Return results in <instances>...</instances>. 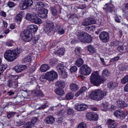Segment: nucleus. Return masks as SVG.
<instances>
[{
    "label": "nucleus",
    "mask_w": 128,
    "mask_h": 128,
    "mask_svg": "<svg viewBox=\"0 0 128 128\" xmlns=\"http://www.w3.org/2000/svg\"><path fill=\"white\" fill-rule=\"evenodd\" d=\"M110 75V72L106 69L104 70L102 72V75L100 76L98 71H94L90 76V83L96 86H100V84L103 83L106 80V78Z\"/></svg>",
    "instance_id": "1"
},
{
    "label": "nucleus",
    "mask_w": 128,
    "mask_h": 128,
    "mask_svg": "<svg viewBox=\"0 0 128 128\" xmlns=\"http://www.w3.org/2000/svg\"><path fill=\"white\" fill-rule=\"evenodd\" d=\"M106 94V92L104 90L97 89L92 92L90 96L92 99L98 100L102 99Z\"/></svg>",
    "instance_id": "2"
},
{
    "label": "nucleus",
    "mask_w": 128,
    "mask_h": 128,
    "mask_svg": "<svg viewBox=\"0 0 128 128\" xmlns=\"http://www.w3.org/2000/svg\"><path fill=\"white\" fill-rule=\"evenodd\" d=\"M20 54V52L18 49L8 50L5 53L4 57L8 61L11 62L13 61Z\"/></svg>",
    "instance_id": "3"
},
{
    "label": "nucleus",
    "mask_w": 128,
    "mask_h": 128,
    "mask_svg": "<svg viewBox=\"0 0 128 128\" xmlns=\"http://www.w3.org/2000/svg\"><path fill=\"white\" fill-rule=\"evenodd\" d=\"M58 77L57 73L54 70H52L48 72L42 76L40 78V80L42 82L44 81L45 80L52 81L56 78Z\"/></svg>",
    "instance_id": "4"
},
{
    "label": "nucleus",
    "mask_w": 128,
    "mask_h": 128,
    "mask_svg": "<svg viewBox=\"0 0 128 128\" xmlns=\"http://www.w3.org/2000/svg\"><path fill=\"white\" fill-rule=\"evenodd\" d=\"M20 36L23 40L25 42H29L33 38L32 34L29 30H24L21 33Z\"/></svg>",
    "instance_id": "5"
},
{
    "label": "nucleus",
    "mask_w": 128,
    "mask_h": 128,
    "mask_svg": "<svg viewBox=\"0 0 128 128\" xmlns=\"http://www.w3.org/2000/svg\"><path fill=\"white\" fill-rule=\"evenodd\" d=\"M33 3L32 0H23L20 3L19 7L21 10L26 9L31 6Z\"/></svg>",
    "instance_id": "6"
},
{
    "label": "nucleus",
    "mask_w": 128,
    "mask_h": 128,
    "mask_svg": "<svg viewBox=\"0 0 128 128\" xmlns=\"http://www.w3.org/2000/svg\"><path fill=\"white\" fill-rule=\"evenodd\" d=\"M92 72V70L90 67L86 64L82 66L80 68V72L81 74L88 75L90 74Z\"/></svg>",
    "instance_id": "7"
},
{
    "label": "nucleus",
    "mask_w": 128,
    "mask_h": 128,
    "mask_svg": "<svg viewBox=\"0 0 128 128\" xmlns=\"http://www.w3.org/2000/svg\"><path fill=\"white\" fill-rule=\"evenodd\" d=\"M99 37L100 40L104 42H108L110 39L109 34L105 31L101 32L99 34Z\"/></svg>",
    "instance_id": "8"
},
{
    "label": "nucleus",
    "mask_w": 128,
    "mask_h": 128,
    "mask_svg": "<svg viewBox=\"0 0 128 128\" xmlns=\"http://www.w3.org/2000/svg\"><path fill=\"white\" fill-rule=\"evenodd\" d=\"M55 27L54 23L52 22L48 21L45 28V30L48 32H50L53 31Z\"/></svg>",
    "instance_id": "9"
},
{
    "label": "nucleus",
    "mask_w": 128,
    "mask_h": 128,
    "mask_svg": "<svg viewBox=\"0 0 128 128\" xmlns=\"http://www.w3.org/2000/svg\"><path fill=\"white\" fill-rule=\"evenodd\" d=\"M110 2H109L108 3L106 4V5H105L103 8L106 12H111L113 10L114 8V6L112 4V1L110 0Z\"/></svg>",
    "instance_id": "10"
},
{
    "label": "nucleus",
    "mask_w": 128,
    "mask_h": 128,
    "mask_svg": "<svg viewBox=\"0 0 128 128\" xmlns=\"http://www.w3.org/2000/svg\"><path fill=\"white\" fill-rule=\"evenodd\" d=\"M88 34L84 31L78 32L77 33V38L80 42H83Z\"/></svg>",
    "instance_id": "11"
},
{
    "label": "nucleus",
    "mask_w": 128,
    "mask_h": 128,
    "mask_svg": "<svg viewBox=\"0 0 128 128\" xmlns=\"http://www.w3.org/2000/svg\"><path fill=\"white\" fill-rule=\"evenodd\" d=\"M38 16L42 18H45L47 16L48 10L44 8L42 10L38 11Z\"/></svg>",
    "instance_id": "12"
},
{
    "label": "nucleus",
    "mask_w": 128,
    "mask_h": 128,
    "mask_svg": "<svg viewBox=\"0 0 128 128\" xmlns=\"http://www.w3.org/2000/svg\"><path fill=\"white\" fill-rule=\"evenodd\" d=\"M114 115L117 118L124 117L126 116L124 112L121 110H116L114 113Z\"/></svg>",
    "instance_id": "13"
},
{
    "label": "nucleus",
    "mask_w": 128,
    "mask_h": 128,
    "mask_svg": "<svg viewBox=\"0 0 128 128\" xmlns=\"http://www.w3.org/2000/svg\"><path fill=\"white\" fill-rule=\"evenodd\" d=\"M26 67L27 66L26 65H20L19 66L17 65L15 66L14 69L16 72L17 73H19L25 69Z\"/></svg>",
    "instance_id": "14"
},
{
    "label": "nucleus",
    "mask_w": 128,
    "mask_h": 128,
    "mask_svg": "<svg viewBox=\"0 0 128 128\" xmlns=\"http://www.w3.org/2000/svg\"><path fill=\"white\" fill-rule=\"evenodd\" d=\"M55 30L60 34H62L65 32L64 30L62 28L61 26L59 24H57L56 26Z\"/></svg>",
    "instance_id": "15"
},
{
    "label": "nucleus",
    "mask_w": 128,
    "mask_h": 128,
    "mask_svg": "<svg viewBox=\"0 0 128 128\" xmlns=\"http://www.w3.org/2000/svg\"><path fill=\"white\" fill-rule=\"evenodd\" d=\"M38 29V26H37L33 24H31L29 25L28 27V29L26 30H29L31 33L36 32Z\"/></svg>",
    "instance_id": "16"
},
{
    "label": "nucleus",
    "mask_w": 128,
    "mask_h": 128,
    "mask_svg": "<svg viewBox=\"0 0 128 128\" xmlns=\"http://www.w3.org/2000/svg\"><path fill=\"white\" fill-rule=\"evenodd\" d=\"M32 93L34 96L43 97L44 95L42 92L40 91L37 90H34L32 92Z\"/></svg>",
    "instance_id": "17"
},
{
    "label": "nucleus",
    "mask_w": 128,
    "mask_h": 128,
    "mask_svg": "<svg viewBox=\"0 0 128 128\" xmlns=\"http://www.w3.org/2000/svg\"><path fill=\"white\" fill-rule=\"evenodd\" d=\"M36 16V14L34 13H28L26 16V18L32 22Z\"/></svg>",
    "instance_id": "18"
},
{
    "label": "nucleus",
    "mask_w": 128,
    "mask_h": 128,
    "mask_svg": "<svg viewBox=\"0 0 128 128\" xmlns=\"http://www.w3.org/2000/svg\"><path fill=\"white\" fill-rule=\"evenodd\" d=\"M45 5L44 4L41 2H37L36 4V8L38 11L39 10H42L44 8L45 6Z\"/></svg>",
    "instance_id": "19"
},
{
    "label": "nucleus",
    "mask_w": 128,
    "mask_h": 128,
    "mask_svg": "<svg viewBox=\"0 0 128 128\" xmlns=\"http://www.w3.org/2000/svg\"><path fill=\"white\" fill-rule=\"evenodd\" d=\"M116 105L118 108H122L126 106L125 103L122 100H118L116 102Z\"/></svg>",
    "instance_id": "20"
},
{
    "label": "nucleus",
    "mask_w": 128,
    "mask_h": 128,
    "mask_svg": "<svg viewBox=\"0 0 128 128\" xmlns=\"http://www.w3.org/2000/svg\"><path fill=\"white\" fill-rule=\"evenodd\" d=\"M54 121V118L52 116H49L46 119V122L48 124H53Z\"/></svg>",
    "instance_id": "21"
},
{
    "label": "nucleus",
    "mask_w": 128,
    "mask_h": 128,
    "mask_svg": "<svg viewBox=\"0 0 128 128\" xmlns=\"http://www.w3.org/2000/svg\"><path fill=\"white\" fill-rule=\"evenodd\" d=\"M108 122L110 123L108 126L109 128H116V125L118 124L116 122L112 123L114 122V120H112L110 119L108 121Z\"/></svg>",
    "instance_id": "22"
},
{
    "label": "nucleus",
    "mask_w": 128,
    "mask_h": 128,
    "mask_svg": "<svg viewBox=\"0 0 128 128\" xmlns=\"http://www.w3.org/2000/svg\"><path fill=\"white\" fill-rule=\"evenodd\" d=\"M70 89L71 90L76 92L79 89L78 86L74 83H72L70 86Z\"/></svg>",
    "instance_id": "23"
},
{
    "label": "nucleus",
    "mask_w": 128,
    "mask_h": 128,
    "mask_svg": "<svg viewBox=\"0 0 128 128\" xmlns=\"http://www.w3.org/2000/svg\"><path fill=\"white\" fill-rule=\"evenodd\" d=\"M56 93L58 95L62 96L64 94V91L62 88H60L56 89L54 90Z\"/></svg>",
    "instance_id": "24"
},
{
    "label": "nucleus",
    "mask_w": 128,
    "mask_h": 128,
    "mask_svg": "<svg viewBox=\"0 0 128 128\" xmlns=\"http://www.w3.org/2000/svg\"><path fill=\"white\" fill-rule=\"evenodd\" d=\"M82 42L90 43L92 42V40L91 36L88 34Z\"/></svg>",
    "instance_id": "25"
},
{
    "label": "nucleus",
    "mask_w": 128,
    "mask_h": 128,
    "mask_svg": "<svg viewBox=\"0 0 128 128\" xmlns=\"http://www.w3.org/2000/svg\"><path fill=\"white\" fill-rule=\"evenodd\" d=\"M50 68V66L48 64H44L41 66L40 70L42 72H45Z\"/></svg>",
    "instance_id": "26"
},
{
    "label": "nucleus",
    "mask_w": 128,
    "mask_h": 128,
    "mask_svg": "<svg viewBox=\"0 0 128 128\" xmlns=\"http://www.w3.org/2000/svg\"><path fill=\"white\" fill-rule=\"evenodd\" d=\"M64 66L62 64H60L57 65V69L59 73L62 72V71L64 70Z\"/></svg>",
    "instance_id": "27"
},
{
    "label": "nucleus",
    "mask_w": 128,
    "mask_h": 128,
    "mask_svg": "<svg viewBox=\"0 0 128 128\" xmlns=\"http://www.w3.org/2000/svg\"><path fill=\"white\" fill-rule=\"evenodd\" d=\"M84 63L83 60L81 58H78L75 61V64L78 67L80 66Z\"/></svg>",
    "instance_id": "28"
},
{
    "label": "nucleus",
    "mask_w": 128,
    "mask_h": 128,
    "mask_svg": "<svg viewBox=\"0 0 128 128\" xmlns=\"http://www.w3.org/2000/svg\"><path fill=\"white\" fill-rule=\"evenodd\" d=\"M56 86H58L59 88H64L65 87V82L62 81H58L55 83Z\"/></svg>",
    "instance_id": "29"
},
{
    "label": "nucleus",
    "mask_w": 128,
    "mask_h": 128,
    "mask_svg": "<svg viewBox=\"0 0 128 128\" xmlns=\"http://www.w3.org/2000/svg\"><path fill=\"white\" fill-rule=\"evenodd\" d=\"M118 83L115 82H110L108 84V86L110 88H114L118 85Z\"/></svg>",
    "instance_id": "30"
},
{
    "label": "nucleus",
    "mask_w": 128,
    "mask_h": 128,
    "mask_svg": "<svg viewBox=\"0 0 128 128\" xmlns=\"http://www.w3.org/2000/svg\"><path fill=\"white\" fill-rule=\"evenodd\" d=\"M65 52V50L64 48H59L57 51V53L60 56L64 55Z\"/></svg>",
    "instance_id": "31"
},
{
    "label": "nucleus",
    "mask_w": 128,
    "mask_h": 128,
    "mask_svg": "<svg viewBox=\"0 0 128 128\" xmlns=\"http://www.w3.org/2000/svg\"><path fill=\"white\" fill-rule=\"evenodd\" d=\"M86 89V88L85 87H83L76 94L75 96H78L80 94L85 91Z\"/></svg>",
    "instance_id": "32"
},
{
    "label": "nucleus",
    "mask_w": 128,
    "mask_h": 128,
    "mask_svg": "<svg viewBox=\"0 0 128 128\" xmlns=\"http://www.w3.org/2000/svg\"><path fill=\"white\" fill-rule=\"evenodd\" d=\"M88 50L90 53H94L96 52V50L94 48L93 46L89 45L88 46Z\"/></svg>",
    "instance_id": "33"
},
{
    "label": "nucleus",
    "mask_w": 128,
    "mask_h": 128,
    "mask_svg": "<svg viewBox=\"0 0 128 128\" xmlns=\"http://www.w3.org/2000/svg\"><path fill=\"white\" fill-rule=\"evenodd\" d=\"M31 58L30 56H28L24 58L22 60V62L24 63H26L30 61Z\"/></svg>",
    "instance_id": "34"
},
{
    "label": "nucleus",
    "mask_w": 128,
    "mask_h": 128,
    "mask_svg": "<svg viewBox=\"0 0 128 128\" xmlns=\"http://www.w3.org/2000/svg\"><path fill=\"white\" fill-rule=\"evenodd\" d=\"M89 18H86L82 22V24L84 26H87L90 24Z\"/></svg>",
    "instance_id": "35"
},
{
    "label": "nucleus",
    "mask_w": 128,
    "mask_h": 128,
    "mask_svg": "<svg viewBox=\"0 0 128 128\" xmlns=\"http://www.w3.org/2000/svg\"><path fill=\"white\" fill-rule=\"evenodd\" d=\"M34 19L32 22L37 24H40L42 22V20L39 18L37 17L36 16H35Z\"/></svg>",
    "instance_id": "36"
},
{
    "label": "nucleus",
    "mask_w": 128,
    "mask_h": 128,
    "mask_svg": "<svg viewBox=\"0 0 128 128\" xmlns=\"http://www.w3.org/2000/svg\"><path fill=\"white\" fill-rule=\"evenodd\" d=\"M128 82V74L124 77L121 80V82L122 84H124Z\"/></svg>",
    "instance_id": "37"
},
{
    "label": "nucleus",
    "mask_w": 128,
    "mask_h": 128,
    "mask_svg": "<svg viewBox=\"0 0 128 128\" xmlns=\"http://www.w3.org/2000/svg\"><path fill=\"white\" fill-rule=\"evenodd\" d=\"M15 84V82L11 80H9L7 83V86L9 88H10L12 86H14V84Z\"/></svg>",
    "instance_id": "38"
},
{
    "label": "nucleus",
    "mask_w": 128,
    "mask_h": 128,
    "mask_svg": "<svg viewBox=\"0 0 128 128\" xmlns=\"http://www.w3.org/2000/svg\"><path fill=\"white\" fill-rule=\"evenodd\" d=\"M74 96V95L71 92H69L66 96V98L67 100H70L72 99Z\"/></svg>",
    "instance_id": "39"
},
{
    "label": "nucleus",
    "mask_w": 128,
    "mask_h": 128,
    "mask_svg": "<svg viewBox=\"0 0 128 128\" xmlns=\"http://www.w3.org/2000/svg\"><path fill=\"white\" fill-rule=\"evenodd\" d=\"M59 73L60 74L61 77L63 79L66 78L68 75L66 72L64 70L62 71V72H60V73Z\"/></svg>",
    "instance_id": "40"
},
{
    "label": "nucleus",
    "mask_w": 128,
    "mask_h": 128,
    "mask_svg": "<svg viewBox=\"0 0 128 128\" xmlns=\"http://www.w3.org/2000/svg\"><path fill=\"white\" fill-rule=\"evenodd\" d=\"M22 17V13H19L16 17V20L17 21L20 22Z\"/></svg>",
    "instance_id": "41"
},
{
    "label": "nucleus",
    "mask_w": 128,
    "mask_h": 128,
    "mask_svg": "<svg viewBox=\"0 0 128 128\" xmlns=\"http://www.w3.org/2000/svg\"><path fill=\"white\" fill-rule=\"evenodd\" d=\"M7 68V66L4 64L0 66V75L4 70Z\"/></svg>",
    "instance_id": "42"
},
{
    "label": "nucleus",
    "mask_w": 128,
    "mask_h": 128,
    "mask_svg": "<svg viewBox=\"0 0 128 128\" xmlns=\"http://www.w3.org/2000/svg\"><path fill=\"white\" fill-rule=\"evenodd\" d=\"M74 51L76 55H78L82 52V50L80 47H76L75 48Z\"/></svg>",
    "instance_id": "43"
},
{
    "label": "nucleus",
    "mask_w": 128,
    "mask_h": 128,
    "mask_svg": "<svg viewBox=\"0 0 128 128\" xmlns=\"http://www.w3.org/2000/svg\"><path fill=\"white\" fill-rule=\"evenodd\" d=\"M51 11L52 14L54 15H56L57 13V10L55 7H52L51 8Z\"/></svg>",
    "instance_id": "44"
},
{
    "label": "nucleus",
    "mask_w": 128,
    "mask_h": 128,
    "mask_svg": "<svg viewBox=\"0 0 128 128\" xmlns=\"http://www.w3.org/2000/svg\"><path fill=\"white\" fill-rule=\"evenodd\" d=\"M88 108V106L84 104H81L80 107V111L84 110H86Z\"/></svg>",
    "instance_id": "45"
},
{
    "label": "nucleus",
    "mask_w": 128,
    "mask_h": 128,
    "mask_svg": "<svg viewBox=\"0 0 128 128\" xmlns=\"http://www.w3.org/2000/svg\"><path fill=\"white\" fill-rule=\"evenodd\" d=\"M93 113L92 112H89L86 115V118L89 120H91L92 118V114Z\"/></svg>",
    "instance_id": "46"
},
{
    "label": "nucleus",
    "mask_w": 128,
    "mask_h": 128,
    "mask_svg": "<svg viewBox=\"0 0 128 128\" xmlns=\"http://www.w3.org/2000/svg\"><path fill=\"white\" fill-rule=\"evenodd\" d=\"M26 126L28 128H31L34 125L33 124H32L31 122H28L26 123Z\"/></svg>",
    "instance_id": "47"
},
{
    "label": "nucleus",
    "mask_w": 128,
    "mask_h": 128,
    "mask_svg": "<svg viewBox=\"0 0 128 128\" xmlns=\"http://www.w3.org/2000/svg\"><path fill=\"white\" fill-rule=\"evenodd\" d=\"M92 116V117L91 120H97L98 119V115L96 114L93 113Z\"/></svg>",
    "instance_id": "48"
},
{
    "label": "nucleus",
    "mask_w": 128,
    "mask_h": 128,
    "mask_svg": "<svg viewBox=\"0 0 128 128\" xmlns=\"http://www.w3.org/2000/svg\"><path fill=\"white\" fill-rule=\"evenodd\" d=\"M81 105V104H76L74 108L76 110L78 111H80Z\"/></svg>",
    "instance_id": "49"
},
{
    "label": "nucleus",
    "mask_w": 128,
    "mask_h": 128,
    "mask_svg": "<svg viewBox=\"0 0 128 128\" xmlns=\"http://www.w3.org/2000/svg\"><path fill=\"white\" fill-rule=\"evenodd\" d=\"M24 124V122H23L22 121L19 120H18L16 122V126H19L22 125Z\"/></svg>",
    "instance_id": "50"
},
{
    "label": "nucleus",
    "mask_w": 128,
    "mask_h": 128,
    "mask_svg": "<svg viewBox=\"0 0 128 128\" xmlns=\"http://www.w3.org/2000/svg\"><path fill=\"white\" fill-rule=\"evenodd\" d=\"M86 125L84 123H81L80 124L77 128H86Z\"/></svg>",
    "instance_id": "51"
},
{
    "label": "nucleus",
    "mask_w": 128,
    "mask_h": 128,
    "mask_svg": "<svg viewBox=\"0 0 128 128\" xmlns=\"http://www.w3.org/2000/svg\"><path fill=\"white\" fill-rule=\"evenodd\" d=\"M70 70L71 72H75L77 71V68L76 66H73L71 68Z\"/></svg>",
    "instance_id": "52"
},
{
    "label": "nucleus",
    "mask_w": 128,
    "mask_h": 128,
    "mask_svg": "<svg viewBox=\"0 0 128 128\" xmlns=\"http://www.w3.org/2000/svg\"><path fill=\"white\" fill-rule=\"evenodd\" d=\"M112 43L113 44L112 46H116L119 45L121 43L118 41H113Z\"/></svg>",
    "instance_id": "53"
},
{
    "label": "nucleus",
    "mask_w": 128,
    "mask_h": 128,
    "mask_svg": "<svg viewBox=\"0 0 128 128\" xmlns=\"http://www.w3.org/2000/svg\"><path fill=\"white\" fill-rule=\"evenodd\" d=\"M38 121V120L37 118L36 117L33 118L31 120V122L32 124H33V125L34 126V124L37 122Z\"/></svg>",
    "instance_id": "54"
},
{
    "label": "nucleus",
    "mask_w": 128,
    "mask_h": 128,
    "mask_svg": "<svg viewBox=\"0 0 128 128\" xmlns=\"http://www.w3.org/2000/svg\"><path fill=\"white\" fill-rule=\"evenodd\" d=\"M8 5L10 8H12L15 6V4L13 2H10L8 3Z\"/></svg>",
    "instance_id": "55"
},
{
    "label": "nucleus",
    "mask_w": 128,
    "mask_h": 128,
    "mask_svg": "<svg viewBox=\"0 0 128 128\" xmlns=\"http://www.w3.org/2000/svg\"><path fill=\"white\" fill-rule=\"evenodd\" d=\"M89 18L90 24H94L96 23V21L94 19L90 18Z\"/></svg>",
    "instance_id": "56"
},
{
    "label": "nucleus",
    "mask_w": 128,
    "mask_h": 128,
    "mask_svg": "<svg viewBox=\"0 0 128 128\" xmlns=\"http://www.w3.org/2000/svg\"><path fill=\"white\" fill-rule=\"evenodd\" d=\"M74 112V110L70 108L67 110V113L68 115L73 114Z\"/></svg>",
    "instance_id": "57"
},
{
    "label": "nucleus",
    "mask_w": 128,
    "mask_h": 128,
    "mask_svg": "<svg viewBox=\"0 0 128 128\" xmlns=\"http://www.w3.org/2000/svg\"><path fill=\"white\" fill-rule=\"evenodd\" d=\"M126 68L124 66H120L119 68V70L122 71H124L126 70Z\"/></svg>",
    "instance_id": "58"
},
{
    "label": "nucleus",
    "mask_w": 128,
    "mask_h": 128,
    "mask_svg": "<svg viewBox=\"0 0 128 128\" xmlns=\"http://www.w3.org/2000/svg\"><path fill=\"white\" fill-rule=\"evenodd\" d=\"M120 58L118 56H117L114 57V58H112L111 60L112 62H114L118 60Z\"/></svg>",
    "instance_id": "59"
},
{
    "label": "nucleus",
    "mask_w": 128,
    "mask_h": 128,
    "mask_svg": "<svg viewBox=\"0 0 128 128\" xmlns=\"http://www.w3.org/2000/svg\"><path fill=\"white\" fill-rule=\"evenodd\" d=\"M15 114V112H14L12 113H10L7 115V117L8 118H9Z\"/></svg>",
    "instance_id": "60"
},
{
    "label": "nucleus",
    "mask_w": 128,
    "mask_h": 128,
    "mask_svg": "<svg viewBox=\"0 0 128 128\" xmlns=\"http://www.w3.org/2000/svg\"><path fill=\"white\" fill-rule=\"evenodd\" d=\"M124 48L122 46H120L117 47L118 50L119 52H121L122 51L124 50Z\"/></svg>",
    "instance_id": "61"
},
{
    "label": "nucleus",
    "mask_w": 128,
    "mask_h": 128,
    "mask_svg": "<svg viewBox=\"0 0 128 128\" xmlns=\"http://www.w3.org/2000/svg\"><path fill=\"white\" fill-rule=\"evenodd\" d=\"M64 112L62 110H60L58 113V115L60 116H62L64 115Z\"/></svg>",
    "instance_id": "62"
},
{
    "label": "nucleus",
    "mask_w": 128,
    "mask_h": 128,
    "mask_svg": "<svg viewBox=\"0 0 128 128\" xmlns=\"http://www.w3.org/2000/svg\"><path fill=\"white\" fill-rule=\"evenodd\" d=\"M62 120V118H58L56 120V122H57L59 124L61 123Z\"/></svg>",
    "instance_id": "63"
},
{
    "label": "nucleus",
    "mask_w": 128,
    "mask_h": 128,
    "mask_svg": "<svg viewBox=\"0 0 128 128\" xmlns=\"http://www.w3.org/2000/svg\"><path fill=\"white\" fill-rule=\"evenodd\" d=\"M124 90L126 92H128V82L125 86Z\"/></svg>",
    "instance_id": "64"
}]
</instances>
